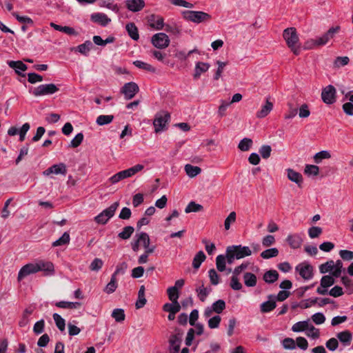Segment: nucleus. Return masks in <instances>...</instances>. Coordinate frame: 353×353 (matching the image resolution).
I'll return each mask as SVG.
<instances>
[{
    "mask_svg": "<svg viewBox=\"0 0 353 353\" xmlns=\"http://www.w3.org/2000/svg\"><path fill=\"white\" fill-rule=\"evenodd\" d=\"M40 271L47 272L52 274L54 271V265L50 261H38L35 263H30L23 265L19 271L17 280L22 281L25 277L30 274L37 273Z\"/></svg>",
    "mask_w": 353,
    "mask_h": 353,
    "instance_id": "nucleus-1",
    "label": "nucleus"
},
{
    "mask_svg": "<svg viewBox=\"0 0 353 353\" xmlns=\"http://www.w3.org/2000/svg\"><path fill=\"white\" fill-rule=\"evenodd\" d=\"M287 46L296 55L300 53L299 38L295 28H288L283 33Z\"/></svg>",
    "mask_w": 353,
    "mask_h": 353,
    "instance_id": "nucleus-2",
    "label": "nucleus"
},
{
    "mask_svg": "<svg viewBox=\"0 0 353 353\" xmlns=\"http://www.w3.org/2000/svg\"><path fill=\"white\" fill-rule=\"evenodd\" d=\"M183 19L194 23H201L209 21L211 16L203 11L183 10L181 12Z\"/></svg>",
    "mask_w": 353,
    "mask_h": 353,
    "instance_id": "nucleus-3",
    "label": "nucleus"
},
{
    "mask_svg": "<svg viewBox=\"0 0 353 353\" xmlns=\"http://www.w3.org/2000/svg\"><path fill=\"white\" fill-rule=\"evenodd\" d=\"M59 90L58 86L54 83H46L30 90V92L34 97L51 95Z\"/></svg>",
    "mask_w": 353,
    "mask_h": 353,
    "instance_id": "nucleus-4",
    "label": "nucleus"
},
{
    "mask_svg": "<svg viewBox=\"0 0 353 353\" xmlns=\"http://www.w3.org/2000/svg\"><path fill=\"white\" fill-rule=\"evenodd\" d=\"M170 120V114L167 111L163 110L156 114V134L166 131Z\"/></svg>",
    "mask_w": 353,
    "mask_h": 353,
    "instance_id": "nucleus-5",
    "label": "nucleus"
},
{
    "mask_svg": "<svg viewBox=\"0 0 353 353\" xmlns=\"http://www.w3.org/2000/svg\"><path fill=\"white\" fill-rule=\"evenodd\" d=\"M143 168V166L142 165L137 164L132 168L119 172L118 173L111 176L110 178V181L113 184L117 183L122 179L134 175L136 173L141 171Z\"/></svg>",
    "mask_w": 353,
    "mask_h": 353,
    "instance_id": "nucleus-6",
    "label": "nucleus"
},
{
    "mask_svg": "<svg viewBox=\"0 0 353 353\" xmlns=\"http://www.w3.org/2000/svg\"><path fill=\"white\" fill-rule=\"evenodd\" d=\"M119 202L113 203L110 207L103 210L100 214L94 217V221L99 224L105 225L114 215L119 207Z\"/></svg>",
    "mask_w": 353,
    "mask_h": 353,
    "instance_id": "nucleus-7",
    "label": "nucleus"
},
{
    "mask_svg": "<svg viewBox=\"0 0 353 353\" xmlns=\"http://www.w3.org/2000/svg\"><path fill=\"white\" fill-rule=\"evenodd\" d=\"M321 99L327 105H332L336 100V90L332 85L323 88L321 92Z\"/></svg>",
    "mask_w": 353,
    "mask_h": 353,
    "instance_id": "nucleus-8",
    "label": "nucleus"
},
{
    "mask_svg": "<svg viewBox=\"0 0 353 353\" xmlns=\"http://www.w3.org/2000/svg\"><path fill=\"white\" fill-rule=\"evenodd\" d=\"M225 308V302L222 299H219L212 303L210 307L205 309L203 316L205 318H210L213 312L221 314Z\"/></svg>",
    "mask_w": 353,
    "mask_h": 353,
    "instance_id": "nucleus-9",
    "label": "nucleus"
},
{
    "mask_svg": "<svg viewBox=\"0 0 353 353\" xmlns=\"http://www.w3.org/2000/svg\"><path fill=\"white\" fill-rule=\"evenodd\" d=\"M228 252H234L236 259H241L252 254V250L248 246H242L241 245L228 246Z\"/></svg>",
    "mask_w": 353,
    "mask_h": 353,
    "instance_id": "nucleus-10",
    "label": "nucleus"
},
{
    "mask_svg": "<svg viewBox=\"0 0 353 353\" xmlns=\"http://www.w3.org/2000/svg\"><path fill=\"white\" fill-rule=\"evenodd\" d=\"M335 283L334 278L331 275L323 276L320 281V286L317 288L316 292L321 295L327 294V288L333 285Z\"/></svg>",
    "mask_w": 353,
    "mask_h": 353,
    "instance_id": "nucleus-11",
    "label": "nucleus"
},
{
    "mask_svg": "<svg viewBox=\"0 0 353 353\" xmlns=\"http://www.w3.org/2000/svg\"><path fill=\"white\" fill-rule=\"evenodd\" d=\"M139 90V86L134 82L126 83L121 88V92L127 100L132 99Z\"/></svg>",
    "mask_w": 353,
    "mask_h": 353,
    "instance_id": "nucleus-12",
    "label": "nucleus"
},
{
    "mask_svg": "<svg viewBox=\"0 0 353 353\" xmlns=\"http://www.w3.org/2000/svg\"><path fill=\"white\" fill-rule=\"evenodd\" d=\"M296 270L305 280H310L313 277V268L309 263H302L299 264L296 267Z\"/></svg>",
    "mask_w": 353,
    "mask_h": 353,
    "instance_id": "nucleus-13",
    "label": "nucleus"
},
{
    "mask_svg": "<svg viewBox=\"0 0 353 353\" xmlns=\"http://www.w3.org/2000/svg\"><path fill=\"white\" fill-rule=\"evenodd\" d=\"M66 173V165L63 163L54 164L43 172L44 176H49L51 174L65 175Z\"/></svg>",
    "mask_w": 353,
    "mask_h": 353,
    "instance_id": "nucleus-14",
    "label": "nucleus"
},
{
    "mask_svg": "<svg viewBox=\"0 0 353 353\" xmlns=\"http://www.w3.org/2000/svg\"><path fill=\"white\" fill-rule=\"evenodd\" d=\"M340 28L339 26L330 28L327 32L321 37H318V43L319 46L325 45L331 39H332L335 34L338 32Z\"/></svg>",
    "mask_w": 353,
    "mask_h": 353,
    "instance_id": "nucleus-15",
    "label": "nucleus"
},
{
    "mask_svg": "<svg viewBox=\"0 0 353 353\" xmlns=\"http://www.w3.org/2000/svg\"><path fill=\"white\" fill-rule=\"evenodd\" d=\"M286 241L291 248L297 249L301 247L303 240L301 234L295 233L289 234L286 238Z\"/></svg>",
    "mask_w": 353,
    "mask_h": 353,
    "instance_id": "nucleus-16",
    "label": "nucleus"
},
{
    "mask_svg": "<svg viewBox=\"0 0 353 353\" xmlns=\"http://www.w3.org/2000/svg\"><path fill=\"white\" fill-rule=\"evenodd\" d=\"M90 19L94 23H98L103 27L106 26L111 21L110 18L102 12H96L92 14L90 16Z\"/></svg>",
    "mask_w": 353,
    "mask_h": 353,
    "instance_id": "nucleus-17",
    "label": "nucleus"
},
{
    "mask_svg": "<svg viewBox=\"0 0 353 353\" xmlns=\"http://www.w3.org/2000/svg\"><path fill=\"white\" fill-rule=\"evenodd\" d=\"M276 306V298L273 294L268 296V300L262 303L260 305V310L262 313H268L272 311Z\"/></svg>",
    "mask_w": 353,
    "mask_h": 353,
    "instance_id": "nucleus-18",
    "label": "nucleus"
},
{
    "mask_svg": "<svg viewBox=\"0 0 353 353\" xmlns=\"http://www.w3.org/2000/svg\"><path fill=\"white\" fill-rule=\"evenodd\" d=\"M170 42V38L165 33H156V48L164 49L169 46Z\"/></svg>",
    "mask_w": 353,
    "mask_h": 353,
    "instance_id": "nucleus-19",
    "label": "nucleus"
},
{
    "mask_svg": "<svg viewBox=\"0 0 353 353\" xmlns=\"http://www.w3.org/2000/svg\"><path fill=\"white\" fill-rule=\"evenodd\" d=\"M125 6L130 11L136 12L145 6V2L143 0H126Z\"/></svg>",
    "mask_w": 353,
    "mask_h": 353,
    "instance_id": "nucleus-20",
    "label": "nucleus"
},
{
    "mask_svg": "<svg viewBox=\"0 0 353 353\" xmlns=\"http://www.w3.org/2000/svg\"><path fill=\"white\" fill-rule=\"evenodd\" d=\"M170 349L173 353H178L181 343V334H176L172 335L170 340Z\"/></svg>",
    "mask_w": 353,
    "mask_h": 353,
    "instance_id": "nucleus-21",
    "label": "nucleus"
},
{
    "mask_svg": "<svg viewBox=\"0 0 353 353\" xmlns=\"http://www.w3.org/2000/svg\"><path fill=\"white\" fill-rule=\"evenodd\" d=\"M336 337L345 347L350 345L352 339V333L348 330L337 333Z\"/></svg>",
    "mask_w": 353,
    "mask_h": 353,
    "instance_id": "nucleus-22",
    "label": "nucleus"
},
{
    "mask_svg": "<svg viewBox=\"0 0 353 353\" xmlns=\"http://www.w3.org/2000/svg\"><path fill=\"white\" fill-rule=\"evenodd\" d=\"M273 109V103L270 102L268 99H266L265 103L261 108V110H259L256 116L257 118L262 119L268 115V114Z\"/></svg>",
    "mask_w": 353,
    "mask_h": 353,
    "instance_id": "nucleus-23",
    "label": "nucleus"
},
{
    "mask_svg": "<svg viewBox=\"0 0 353 353\" xmlns=\"http://www.w3.org/2000/svg\"><path fill=\"white\" fill-rule=\"evenodd\" d=\"M196 292L199 299L203 302L206 300L207 296L212 292L211 287H205L203 283L196 288Z\"/></svg>",
    "mask_w": 353,
    "mask_h": 353,
    "instance_id": "nucleus-24",
    "label": "nucleus"
},
{
    "mask_svg": "<svg viewBox=\"0 0 353 353\" xmlns=\"http://www.w3.org/2000/svg\"><path fill=\"white\" fill-rule=\"evenodd\" d=\"M210 64L205 62H197L195 65L194 78L197 79L201 74L207 72L210 68Z\"/></svg>",
    "mask_w": 353,
    "mask_h": 353,
    "instance_id": "nucleus-25",
    "label": "nucleus"
},
{
    "mask_svg": "<svg viewBox=\"0 0 353 353\" xmlns=\"http://www.w3.org/2000/svg\"><path fill=\"white\" fill-rule=\"evenodd\" d=\"M287 172H288V178L289 179V180H290L292 182H294L299 186H301V185L303 182L302 175L299 172H296L294 170L290 169V168L287 170Z\"/></svg>",
    "mask_w": 353,
    "mask_h": 353,
    "instance_id": "nucleus-26",
    "label": "nucleus"
},
{
    "mask_svg": "<svg viewBox=\"0 0 353 353\" xmlns=\"http://www.w3.org/2000/svg\"><path fill=\"white\" fill-rule=\"evenodd\" d=\"M243 282L247 287H254L257 283L256 276L251 272H245L243 274Z\"/></svg>",
    "mask_w": 353,
    "mask_h": 353,
    "instance_id": "nucleus-27",
    "label": "nucleus"
},
{
    "mask_svg": "<svg viewBox=\"0 0 353 353\" xmlns=\"http://www.w3.org/2000/svg\"><path fill=\"white\" fill-rule=\"evenodd\" d=\"M181 306L178 301H171L164 304L163 309L169 313H177L180 311Z\"/></svg>",
    "mask_w": 353,
    "mask_h": 353,
    "instance_id": "nucleus-28",
    "label": "nucleus"
},
{
    "mask_svg": "<svg viewBox=\"0 0 353 353\" xmlns=\"http://www.w3.org/2000/svg\"><path fill=\"white\" fill-rule=\"evenodd\" d=\"M134 239H137L141 245L143 246L146 249H148L150 245V238L147 233L143 232L137 233Z\"/></svg>",
    "mask_w": 353,
    "mask_h": 353,
    "instance_id": "nucleus-29",
    "label": "nucleus"
},
{
    "mask_svg": "<svg viewBox=\"0 0 353 353\" xmlns=\"http://www.w3.org/2000/svg\"><path fill=\"white\" fill-rule=\"evenodd\" d=\"M279 279V273L276 270H270L263 274V280L267 283H273Z\"/></svg>",
    "mask_w": 353,
    "mask_h": 353,
    "instance_id": "nucleus-30",
    "label": "nucleus"
},
{
    "mask_svg": "<svg viewBox=\"0 0 353 353\" xmlns=\"http://www.w3.org/2000/svg\"><path fill=\"white\" fill-rule=\"evenodd\" d=\"M125 29L129 36L134 41H137L139 38L138 29L134 23H129L126 25Z\"/></svg>",
    "mask_w": 353,
    "mask_h": 353,
    "instance_id": "nucleus-31",
    "label": "nucleus"
},
{
    "mask_svg": "<svg viewBox=\"0 0 353 353\" xmlns=\"http://www.w3.org/2000/svg\"><path fill=\"white\" fill-rule=\"evenodd\" d=\"M50 26L53 28L54 30L64 32L68 35L77 34V32L74 30V29L69 26H61L54 23H51Z\"/></svg>",
    "mask_w": 353,
    "mask_h": 353,
    "instance_id": "nucleus-32",
    "label": "nucleus"
},
{
    "mask_svg": "<svg viewBox=\"0 0 353 353\" xmlns=\"http://www.w3.org/2000/svg\"><path fill=\"white\" fill-rule=\"evenodd\" d=\"M55 305L58 307L64 309H77L81 306V303L62 301L57 302Z\"/></svg>",
    "mask_w": 353,
    "mask_h": 353,
    "instance_id": "nucleus-33",
    "label": "nucleus"
},
{
    "mask_svg": "<svg viewBox=\"0 0 353 353\" xmlns=\"http://www.w3.org/2000/svg\"><path fill=\"white\" fill-rule=\"evenodd\" d=\"M8 65L15 70L17 74H19L21 71H26L28 68L27 65L21 61H8Z\"/></svg>",
    "mask_w": 353,
    "mask_h": 353,
    "instance_id": "nucleus-34",
    "label": "nucleus"
},
{
    "mask_svg": "<svg viewBox=\"0 0 353 353\" xmlns=\"http://www.w3.org/2000/svg\"><path fill=\"white\" fill-rule=\"evenodd\" d=\"M206 256L203 251H199L194 256L192 261V266L195 269H198L201 263L205 260Z\"/></svg>",
    "mask_w": 353,
    "mask_h": 353,
    "instance_id": "nucleus-35",
    "label": "nucleus"
},
{
    "mask_svg": "<svg viewBox=\"0 0 353 353\" xmlns=\"http://www.w3.org/2000/svg\"><path fill=\"white\" fill-rule=\"evenodd\" d=\"M185 171L188 176L192 178L200 174L201 169L198 166L187 164L185 166Z\"/></svg>",
    "mask_w": 353,
    "mask_h": 353,
    "instance_id": "nucleus-36",
    "label": "nucleus"
},
{
    "mask_svg": "<svg viewBox=\"0 0 353 353\" xmlns=\"http://www.w3.org/2000/svg\"><path fill=\"white\" fill-rule=\"evenodd\" d=\"M117 286L118 285L117 278H115L114 276H111L110 282L106 285L105 288H104V292L109 294H112L116 290Z\"/></svg>",
    "mask_w": 353,
    "mask_h": 353,
    "instance_id": "nucleus-37",
    "label": "nucleus"
},
{
    "mask_svg": "<svg viewBox=\"0 0 353 353\" xmlns=\"http://www.w3.org/2000/svg\"><path fill=\"white\" fill-rule=\"evenodd\" d=\"M305 334L307 336L313 339H316L320 336L319 330L316 328L313 325L308 324V327L305 330Z\"/></svg>",
    "mask_w": 353,
    "mask_h": 353,
    "instance_id": "nucleus-38",
    "label": "nucleus"
},
{
    "mask_svg": "<svg viewBox=\"0 0 353 353\" xmlns=\"http://www.w3.org/2000/svg\"><path fill=\"white\" fill-rule=\"evenodd\" d=\"M279 254V250L276 248H272L263 251L261 257L264 259H269L276 256Z\"/></svg>",
    "mask_w": 353,
    "mask_h": 353,
    "instance_id": "nucleus-39",
    "label": "nucleus"
},
{
    "mask_svg": "<svg viewBox=\"0 0 353 353\" xmlns=\"http://www.w3.org/2000/svg\"><path fill=\"white\" fill-rule=\"evenodd\" d=\"M308 321H299L292 325L291 330L294 332H301L303 331L305 332L306 329L308 327Z\"/></svg>",
    "mask_w": 353,
    "mask_h": 353,
    "instance_id": "nucleus-40",
    "label": "nucleus"
},
{
    "mask_svg": "<svg viewBox=\"0 0 353 353\" xmlns=\"http://www.w3.org/2000/svg\"><path fill=\"white\" fill-rule=\"evenodd\" d=\"M114 119V116L109 115H99L96 120V123L99 125H104L110 123Z\"/></svg>",
    "mask_w": 353,
    "mask_h": 353,
    "instance_id": "nucleus-41",
    "label": "nucleus"
},
{
    "mask_svg": "<svg viewBox=\"0 0 353 353\" xmlns=\"http://www.w3.org/2000/svg\"><path fill=\"white\" fill-rule=\"evenodd\" d=\"M53 319L55 322L56 326L61 331L63 332L65 330V321L63 318H62L59 314L54 313L52 315Z\"/></svg>",
    "mask_w": 353,
    "mask_h": 353,
    "instance_id": "nucleus-42",
    "label": "nucleus"
},
{
    "mask_svg": "<svg viewBox=\"0 0 353 353\" xmlns=\"http://www.w3.org/2000/svg\"><path fill=\"white\" fill-rule=\"evenodd\" d=\"M70 235L68 232H64L62 236L52 243L53 247L61 246L68 244L70 242Z\"/></svg>",
    "mask_w": 353,
    "mask_h": 353,
    "instance_id": "nucleus-43",
    "label": "nucleus"
},
{
    "mask_svg": "<svg viewBox=\"0 0 353 353\" xmlns=\"http://www.w3.org/2000/svg\"><path fill=\"white\" fill-rule=\"evenodd\" d=\"M111 316L117 322L119 323L123 321L125 317L124 310L121 308L113 310Z\"/></svg>",
    "mask_w": 353,
    "mask_h": 353,
    "instance_id": "nucleus-44",
    "label": "nucleus"
},
{
    "mask_svg": "<svg viewBox=\"0 0 353 353\" xmlns=\"http://www.w3.org/2000/svg\"><path fill=\"white\" fill-rule=\"evenodd\" d=\"M203 206L196 203L194 201H190L185 209V213L197 212L203 210Z\"/></svg>",
    "mask_w": 353,
    "mask_h": 353,
    "instance_id": "nucleus-45",
    "label": "nucleus"
},
{
    "mask_svg": "<svg viewBox=\"0 0 353 353\" xmlns=\"http://www.w3.org/2000/svg\"><path fill=\"white\" fill-rule=\"evenodd\" d=\"M92 47V42L90 41H86L83 43L77 46V50L82 54L88 55Z\"/></svg>",
    "mask_w": 353,
    "mask_h": 353,
    "instance_id": "nucleus-46",
    "label": "nucleus"
},
{
    "mask_svg": "<svg viewBox=\"0 0 353 353\" xmlns=\"http://www.w3.org/2000/svg\"><path fill=\"white\" fill-rule=\"evenodd\" d=\"M226 259L223 254H219L216 258V268L219 272H223L225 270Z\"/></svg>",
    "mask_w": 353,
    "mask_h": 353,
    "instance_id": "nucleus-47",
    "label": "nucleus"
},
{
    "mask_svg": "<svg viewBox=\"0 0 353 353\" xmlns=\"http://www.w3.org/2000/svg\"><path fill=\"white\" fill-rule=\"evenodd\" d=\"M252 145V140L250 138L243 139L239 143L238 148L241 151H248Z\"/></svg>",
    "mask_w": 353,
    "mask_h": 353,
    "instance_id": "nucleus-48",
    "label": "nucleus"
},
{
    "mask_svg": "<svg viewBox=\"0 0 353 353\" xmlns=\"http://www.w3.org/2000/svg\"><path fill=\"white\" fill-rule=\"evenodd\" d=\"M334 261L330 260L325 263L321 264L319 266V271L321 274H325L327 272H330L334 270Z\"/></svg>",
    "mask_w": 353,
    "mask_h": 353,
    "instance_id": "nucleus-49",
    "label": "nucleus"
},
{
    "mask_svg": "<svg viewBox=\"0 0 353 353\" xmlns=\"http://www.w3.org/2000/svg\"><path fill=\"white\" fill-rule=\"evenodd\" d=\"M134 231V229L132 226H125L123 231L119 233L118 236L121 239H128Z\"/></svg>",
    "mask_w": 353,
    "mask_h": 353,
    "instance_id": "nucleus-50",
    "label": "nucleus"
},
{
    "mask_svg": "<svg viewBox=\"0 0 353 353\" xmlns=\"http://www.w3.org/2000/svg\"><path fill=\"white\" fill-rule=\"evenodd\" d=\"M331 155L327 150H322L315 154L314 160L316 163H319L323 159L330 158Z\"/></svg>",
    "mask_w": 353,
    "mask_h": 353,
    "instance_id": "nucleus-51",
    "label": "nucleus"
},
{
    "mask_svg": "<svg viewBox=\"0 0 353 353\" xmlns=\"http://www.w3.org/2000/svg\"><path fill=\"white\" fill-rule=\"evenodd\" d=\"M172 5L187 8H193L194 4L185 0H168Z\"/></svg>",
    "mask_w": 353,
    "mask_h": 353,
    "instance_id": "nucleus-52",
    "label": "nucleus"
},
{
    "mask_svg": "<svg viewBox=\"0 0 353 353\" xmlns=\"http://www.w3.org/2000/svg\"><path fill=\"white\" fill-rule=\"evenodd\" d=\"M319 168L315 165H306L305 173L308 176H316L319 174Z\"/></svg>",
    "mask_w": 353,
    "mask_h": 353,
    "instance_id": "nucleus-53",
    "label": "nucleus"
},
{
    "mask_svg": "<svg viewBox=\"0 0 353 353\" xmlns=\"http://www.w3.org/2000/svg\"><path fill=\"white\" fill-rule=\"evenodd\" d=\"M322 232V228L318 226H312L308 229V235L311 239L319 237Z\"/></svg>",
    "mask_w": 353,
    "mask_h": 353,
    "instance_id": "nucleus-54",
    "label": "nucleus"
},
{
    "mask_svg": "<svg viewBox=\"0 0 353 353\" xmlns=\"http://www.w3.org/2000/svg\"><path fill=\"white\" fill-rule=\"evenodd\" d=\"M167 292L170 301H178L179 291L176 287L168 288Z\"/></svg>",
    "mask_w": 353,
    "mask_h": 353,
    "instance_id": "nucleus-55",
    "label": "nucleus"
},
{
    "mask_svg": "<svg viewBox=\"0 0 353 353\" xmlns=\"http://www.w3.org/2000/svg\"><path fill=\"white\" fill-rule=\"evenodd\" d=\"M282 345L285 350H294L296 348V342L292 338H285L282 342Z\"/></svg>",
    "mask_w": 353,
    "mask_h": 353,
    "instance_id": "nucleus-56",
    "label": "nucleus"
},
{
    "mask_svg": "<svg viewBox=\"0 0 353 353\" xmlns=\"http://www.w3.org/2000/svg\"><path fill=\"white\" fill-rule=\"evenodd\" d=\"M45 321L41 319L37 321L33 326V332L35 334L39 335L44 331Z\"/></svg>",
    "mask_w": 353,
    "mask_h": 353,
    "instance_id": "nucleus-57",
    "label": "nucleus"
},
{
    "mask_svg": "<svg viewBox=\"0 0 353 353\" xmlns=\"http://www.w3.org/2000/svg\"><path fill=\"white\" fill-rule=\"evenodd\" d=\"M236 217V214L235 212H230L229 215L226 217L224 222V227L226 230H228L230 228L231 224L235 222Z\"/></svg>",
    "mask_w": 353,
    "mask_h": 353,
    "instance_id": "nucleus-58",
    "label": "nucleus"
},
{
    "mask_svg": "<svg viewBox=\"0 0 353 353\" xmlns=\"http://www.w3.org/2000/svg\"><path fill=\"white\" fill-rule=\"evenodd\" d=\"M208 276L212 285H216L219 283V276L214 269L208 271Z\"/></svg>",
    "mask_w": 353,
    "mask_h": 353,
    "instance_id": "nucleus-59",
    "label": "nucleus"
},
{
    "mask_svg": "<svg viewBox=\"0 0 353 353\" xmlns=\"http://www.w3.org/2000/svg\"><path fill=\"white\" fill-rule=\"evenodd\" d=\"M230 285L231 288L234 290H240L243 288L242 284L239 282L238 276L233 275V274L231 277Z\"/></svg>",
    "mask_w": 353,
    "mask_h": 353,
    "instance_id": "nucleus-60",
    "label": "nucleus"
},
{
    "mask_svg": "<svg viewBox=\"0 0 353 353\" xmlns=\"http://www.w3.org/2000/svg\"><path fill=\"white\" fill-rule=\"evenodd\" d=\"M221 320V319L219 315L210 318L208 321V327L211 329L217 328L219 326Z\"/></svg>",
    "mask_w": 353,
    "mask_h": 353,
    "instance_id": "nucleus-61",
    "label": "nucleus"
},
{
    "mask_svg": "<svg viewBox=\"0 0 353 353\" xmlns=\"http://www.w3.org/2000/svg\"><path fill=\"white\" fill-rule=\"evenodd\" d=\"M326 347L330 351H335L339 347V341L336 338H331L325 343Z\"/></svg>",
    "mask_w": 353,
    "mask_h": 353,
    "instance_id": "nucleus-62",
    "label": "nucleus"
},
{
    "mask_svg": "<svg viewBox=\"0 0 353 353\" xmlns=\"http://www.w3.org/2000/svg\"><path fill=\"white\" fill-rule=\"evenodd\" d=\"M272 148L269 145H263L259 149V153L263 159L270 157Z\"/></svg>",
    "mask_w": 353,
    "mask_h": 353,
    "instance_id": "nucleus-63",
    "label": "nucleus"
},
{
    "mask_svg": "<svg viewBox=\"0 0 353 353\" xmlns=\"http://www.w3.org/2000/svg\"><path fill=\"white\" fill-rule=\"evenodd\" d=\"M312 321L316 325L323 324L325 321V316L321 312H317L312 316Z\"/></svg>",
    "mask_w": 353,
    "mask_h": 353,
    "instance_id": "nucleus-64",
    "label": "nucleus"
}]
</instances>
